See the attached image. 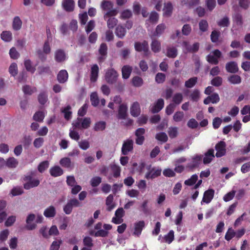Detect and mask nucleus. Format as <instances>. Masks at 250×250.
<instances>
[{
  "label": "nucleus",
  "mask_w": 250,
  "mask_h": 250,
  "mask_svg": "<svg viewBox=\"0 0 250 250\" xmlns=\"http://www.w3.org/2000/svg\"><path fill=\"white\" fill-rule=\"evenodd\" d=\"M90 100L92 105L96 106L99 103V100L96 93H92L90 95Z\"/></svg>",
  "instance_id": "obj_60"
},
{
  "label": "nucleus",
  "mask_w": 250,
  "mask_h": 250,
  "mask_svg": "<svg viewBox=\"0 0 250 250\" xmlns=\"http://www.w3.org/2000/svg\"><path fill=\"white\" fill-rule=\"evenodd\" d=\"M220 36V32L217 30H213L210 35L211 41L213 42H217L218 41L219 37Z\"/></svg>",
  "instance_id": "obj_59"
},
{
  "label": "nucleus",
  "mask_w": 250,
  "mask_h": 250,
  "mask_svg": "<svg viewBox=\"0 0 250 250\" xmlns=\"http://www.w3.org/2000/svg\"><path fill=\"white\" fill-rule=\"evenodd\" d=\"M161 169L156 168H152L146 173L145 177L147 179H154L161 175Z\"/></svg>",
  "instance_id": "obj_15"
},
{
  "label": "nucleus",
  "mask_w": 250,
  "mask_h": 250,
  "mask_svg": "<svg viewBox=\"0 0 250 250\" xmlns=\"http://www.w3.org/2000/svg\"><path fill=\"white\" fill-rule=\"evenodd\" d=\"M9 235V231L7 229L0 231V243H4L7 239Z\"/></svg>",
  "instance_id": "obj_48"
},
{
  "label": "nucleus",
  "mask_w": 250,
  "mask_h": 250,
  "mask_svg": "<svg viewBox=\"0 0 250 250\" xmlns=\"http://www.w3.org/2000/svg\"><path fill=\"white\" fill-rule=\"evenodd\" d=\"M166 75L162 73H158L155 76V81L158 83H162L166 80Z\"/></svg>",
  "instance_id": "obj_57"
},
{
  "label": "nucleus",
  "mask_w": 250,
  "mask_h": 250,
  "mask_svg": "<svg viewBox=\"0 0 250 250\" xmlns=\"http://www.w3.org/2000/svg\"><path fill=\"white\" fill-rule=\"evenodd\" d=\"M38 74L39 75L50 74L51 71L50 68L48 65H42L38 68Z\"/></svg>",
  "instance_id": "obj_34"
},
{
  "label": "nucleus",
  "mask_w": 250,
  "mask_h": 250,
  "mask_svg": "<svg viewBox=\"0 0 250 250\" xmlns=\"http://www.w3.org/2000/svg\"><path fill=\"white\" fill-rule=\"evenodd\" d=\"M102 182V178L99 176H95L93 177L90 181V185L92 187H96L98 186Z\"/></svg>",
  "instance_id": "obj_55"
},
{
  "label": "nucleus",
  "mask_w": 250,
  "mask_h": 250,
  "mask_svg": "<svg viewBox=\"0 0 250 250\" xmlns=\"http://www.w3.org/2000/svg\"><path fill=\"white\" fill-rule=\"evenodd\" d=\"M99 53L100 55V56L98 58L99 62H104L106 59L107 54V46L105 43H102L100 45V48L99 49Z\"/></svg>",
  "instance_id": "obj_8"
},
{
  "label": "nucleus",
  "mask_w": 250,
  "mask_h": 250,
  "mask_svg": "<svg viewBox=\"0 0 250 250\" xmlns=\"http://www.w3.org/2000/svg\"><path fill=\"white\" fill-rule=\"evenodd\" d=\"M173 10V6L171 2H167L165 4L163 9L164 15L167 17L171 16Z\"/></svg>",
  "instance_id": "obj_32"
},
{
  "label": "nucleus",
  "mask_w": 250,
  "mask_h": 250,
  "mask_svg": "<svg viewBox=\"0 0 250 250\" xmlns=\"http://www.w3.org/2000/svg\"><path fill=\"white\" fill-rule=\"evenodd\" d=\"M214 190L210 189L206 190L204 194L202 202L207 204L210 202L214 196Z\"/></svg>",
  "instance_id": "obj_16"
},
{
  "label": "nucleus",
  "mask_w": 250,
  "mask_h": 250,
  "mask_svg": "<svg viewBox=\"0 0 250 250\" xmlns=\"http://www.w3.org/2000/svg\"><path fill=\"white\" fill-rule=\"evenodd\" d=\"M146 132L145 129L144 128H138L135 132V135L136 137L135 143L138 145H142L145 141L144 135Z\"/></svg>",
  "instance_id": "obj_4"
},
{
  "label": "nucleus",
  "mask_w": 250,
  "mask_h": 250,
  "mask_svg": "<svg viewBox=\"0 0 250 250\" xmlns=\"http://www.w3.org/2000/svg\"><path fill=\"white\" fill-rule=\"evenodd\" d=\"M164 105V101L163 99H159L157 102L154 104L151 108V111L153 113H155L159 112L163 107Z\"/></svg>",
  "instance_id": "obj_14"
},
{
  "label": "nucleus",
  "mask_w": 250,
  "mask_h": 250,
  "mask_svg": "<svg viewBox=\"0 0 250 250\" xmlns=\"http://www.w3.org/2000/svg\"><path fill=\"white\" fill-rule=\"evenodd\" d=\"M202 159V156L201 155H196L194 156L192 158L191 162L188 164V167L190 169L197 167L200 164Z\"/></svg>",
  "instance_id": "obj_22"
},
{
  "label": "nucleus",
  "mask_w": 250,
  "mask_h": 250,
  "mask_svg": "<svg viewBox=\"0 0 250 250\" xmlns=\"http://www.w3.org/2000/svg\"><path fill=\"white\" fill-rule=\"evenodd\" d=\"M199 29L202 32H205L208 29V25L207 21L202 20L199 23Z\"/></svg>",
  "instance_id": "obj_52"
},
{
  "label": "nucleus",
  "mask_w": 250,
  "mask_h": 250,
  "mask_svg": "<svg viewBox=\"0 0 250 250\" xmlns=\"http://www.w3.org/2000/svg\"><path fill=\"white\" fill-rule=\"evenodd\" d=\"M132 83L134 86L140 87L143 84L144 82L141 77L139 76H135L133 78Z\"/></svg>",
  "instance_id": "obj_50"
},
{
  "label": "nucleus",
  "mask_w": 250,
  "mask_h": 250,
  "mask_svg": "<svg viewBox=\"0 0 250 250\" xmlns=\"http://www.w3.org/2000/svg\"><path fill=\"white\" fill-rule=\"evenodd\" d=\"M198 78L196 77L191 78L185 82V86L187 88H192L196 84Z\"/></svg>",
  "instance_id": "obj_40"
},
{
  "label": "nucleus",
  "mask_w": 250,
  "mask_h": 250,
  "mask_svg": "<svg viewBox=\"0 0 250 250\" xmlns=\"http://www.w3.org/2000/svg\"><path fill=\"white\" fill-rule=\"evenodd\" d=\"M83 243L85 247L91 249L93 246V240L89 237H85L83 239Z\"/></svg>",
  "instance_id": "obj_58"
},
{
  "label": "nucleus",
  "mask_w": 250,
  "mask_h": 250,
  "mask_svg": "<svg viewBox=\"0 0 250 250\" xmlns=\"http://www.w3.org/2000/svg\"><path fill=\"white\" fill-rule=\"evenodd\" d=\"M22 91L25 94L30 95L37 91V89L35 87H31L28 85H24L22 87Z\"/></svg>",
  "instance_id": "obj_42"
},
{
  "label": "nucleus",
  "mask_w": 250,
  "mask_h": 250,
  "mask_svg": "<svg viewBox=\"0 0 250 250\" xmlns=\"http://www.w3.org/2000/svg\"><path fill=\"white\" fill-rule=\"evenodd\" d=\"M166 26L165 24L161 23L158 25L155 29V31L151 35L153 37H160L165 31Z\"/></svg>",
  "instance_id": "obj_25"
},
{
  "label": "nucleus",
  "mask_w": 250,
  "mask_h": 250,
  "mask_svg": "<svg viewBox=\"0 0 250 250\" xmlns=\"http://www.w3.org/2000/svg\"><path fill=\"white\" fill-rule=\"evenodd\" d=\"M43 215L46 218H53L56 215V210L53 206H50L45 209Z\"/></svg>",
  "instance_id": "obj_18"
},
{
  "label": "nucleus",
  "mask_w": 250,
  "mask_h": 250,
  "mask_svg": "<svg viewBox=\"0 0 250 250\" xmlns=\"http://www.w3.org/2000/svg\"><path fill=\"white\" fill-rule=\"evenodd\" d=\"M126 34L125 28L122 25H119L116 28L115 34L120 39H123Z\"/></svg>",
  "instance_id": "obj_33"
},
{
  "label": "nucleus",
  "mask_w": 250,
  "mask_h": 250,
  "mask_svg": "<svg viewBox=\"0 0 250 250\" xmlns=\"http://www.w3.org/2000/svg\"><path fill=\"white\" fill-rule=\"evenodd\" d=\"M132 67L129 65H124L122 69V77L125 79H128L132 72Z\"/></svg>",
  "instance_id": "obj_31"
},
{
  "label": "nucleus",
  "mask_w": 250,
  "mask_h": 250,
  "mask_svg": "<svg viewBox=\"0 0 250 250\" xmlns=\"http://www.w3.org/2000/svg\"><path fill=\"white\" fill-rule=\"evenodd\" d=\"M234 236H235V232L231 228H229L225 235V239L227 241H229Z\"/></svg>",
  "instance_id": "obj_63"
},
{
  "label": "nucleus",
  "mask_w": 250,
  "mask_h": 250,
  "mask_svg": "<svg viewBox=\"0 0 250 250\" xmlns=\"http://www.w3.org/2000/svg\"><path fill=\"white\" fill-rule=\"evenodd\" d=\"M183 45L186 50L189 52H196L198 51L199 48V43L198 42H195L192 45H190L189 42H183Z\"/></svg>",
  "instance_id": "obj_9"
},
{
  "label": "nucleus",
  "mask_w": 250,
  "mask_h": 250,
  "mask_svg": "<svg viewBox=\"0 0 250 250\" xmlns=\"http://www.w3.org/2000/svg\"><path fill=\"white\" fill-rule=\"evenodd\" d=\"M226 69L229 73H236L239 70L237 63L235 62H230L226 64Z\"/></svg>",
  "instance_id": "obj_10"
},
{
  "label": "nucleus",
  "mask_w": 250,
  "mask_h": 250,
  "mask_svg": "<svg viewBox=\"0 0 250 250\" xmlns=\"http://www.w3.org/2000/svg\"><path fill=\"white\" fill-rule=\"evenodd\" d=\"M118 74L117 71L113 68L108 69L105 74V79L109 84L115 83L118 79Z\"/></svg>",
  "instance_id": "obj_2"
},
{
  "label": "nucleus",
  "mask_w": 250,
  "mask_h": 250,
  "mask_svg": "<svg viewBox=\"0 0 250 250\" xmlns=\"http://www.w3.org/2000/svg\"><path fill=\"white\" fill-rule=\"evenodd\" d=\"M145 226V223L144 221H140L134 224V231L133 234L139 236L142 231L143 229Z\"/></svg>",
  "instance_id": "obj_20"
},
{
  "label": "nucleus",
  "mask_w": 250,
  "mask_h": 250,
  "mask_svg": "<svg viewBox=\"0 0 250 250\" xmlns=\"http://www.w3.org/2000/svg\"><path fill=\"white\" fill-rule=\"evenodd\" d=\"M68 75L66 70H62L57 75V80L61 83H64L68 79Z\"/></svg>",
  "instance_id": "obj_19"
},
{
  "label": "nucleus",
  "mask_w": 250,
  "mask_h": 250,
  "mask_svg": "<svg viewBox=\"0 0 250 250\" xmlns=\"http://www.w3.org/2000/svg\"><path fill=\"white\" fill-rule=\"evenodd\" d=\"M23 192L24 191L22 187L19 186L14 187L10 191V193L13 196L21 195Z\"/></svg>",
  "instance_id": "obj_43"
},
{
  "label": "nucleus",
  "mask_w": 250,
  "mask_h": 250,
  "mask_svg": "<svg viewBox=\"0 0 250 250\" xmlns=\"http://www.w3.org/2000/svg\"><path fill=\"white\" fill-rule=\"evenodd\" d=\"M214 150L213 149H209L205 154L203 158V163L204 164L210 163L214 158Z\"/></svg>",
  "instance_id": "obj_23"
},
{
  "label": "nucleus",
  "mask_w": 250,
  "mask_h": 250,
  "mask_svg": "<svg viewBox=\"0 0 250 250\" xmlns=\"http://www.w3.org/2000/svg\"><path fill=\"white\" fill-rule=\"evenodd\" d=\"M71 107L70 105H68L65 107L62 108L61 109L62 112L64 114V118L68 120L71 118L72 112L71 111Z\"/></svg>",
  "instance_id": "obj_37"
},
{
  "label": "nucleus",
  "mask_w": 250,
  "mask_h": 250,
  "mask_svg": "<svg viewBox=\"0 0 250 250\" xmlns=\"http://www.w3.org/2000/svg\"><path fill=\"white\" fill-rule=\"evenodd\" d=\"M152 42L150 44L151 49L154 53H158L160 51L161 49V45L160 42L155 39L154 37L150 36Z\"/></svg>",
  "instance_id": "obj_11"
},
{
  "label": "nucleus",
  "mask_w": 250,
  "mask_h": 250,
  "mask_svg": "<svg viewBox=\"0 0 250 250\" xmlns=\"http://www.w3.org/2000/svg\"><path fill=\"white\" fill-rule=\"evenodd\" d=\"M105 204L107 206L106 209L108 211H111L115 207V204L113 203V196L112 194L106 197Z\"/></svg>",
  "instance_id": "obj_28"
},
{
  "label": "nucleus",
  "mask_w": 250,
  "mask_h": 250,
  "mask_svg": "<svg viewBox=\"0 0 250 250\" xmlns=\"http://www.w3.org/2000/svg\"><path fill=\"white\" fill-rule=\"evenodd\" d=\"M40 183L39 180L34 179L30 181H28L23 184V188L26 190L38 187Z\"/></svg>",
  "instance_id": "obj_21"
},
{
  "label": "nucleus",
  "mask_w": 250,
  "mask_h": 250,
  "mask_svg": "<svg viewBox=\"0 0 250 250\" xmlns=\"http://www.w3.org/2000/svg\"><path fill=\"white\" fill-rule=\"evenodd\" d=\"M140 108L138 102H134L130 107V114L133 117H137L140 115Z\"/></svg>",
  "instance_id": "obj_26"
},
{
  "label": "nucleus",
  "mask_w": 250,
  "mask_h": 250,
  "mask_svg": "<svg viewBox=\"0 0 250 250\" xmlns=\"http://www.w3.org/2000/svg\"><path fill=\"white\" fill-rule=\"evenodd\" d=\"M155 139L163 143H166L168 140V137L165 132H160L155 135Z\"/></svg>",
  "instance_id": "obj_46"
},
{
  "label": "nucleus",
  "mask_w": 250,
  "mask_h": 250,
  "mask_svg": "<svg viewBox=\"0 0 250 250\" xmlns=\"http://www.w3.org/2000/svg\"><path fill=\"white\" fill-rule=\"evenodd\" d=\"M62 6L66 11L70 12L74 10L75 2L73 0H63Z\"/></svg>",
  "instance_id": "obj_12"
},
{
  "label": "nucleus",
  "mask_w": 250,
  "mask_h": 250,
  "mask_svg": "<svg viewBox=\"0 0 250 250\" xmlns=\"http://www.w3.org/2000/svg\"><path fill=\"white\" fill-rule=\"evenodd\" d=\"M1 38L5 42H9L12 40V35L10 31H5L2 32L1 34Z\"/></svg>",
  "instance_id": "obj_45"
},
{
  "label": "nucleus",
  "mask_w": 250,
  "mask_h": 250,
  "mask_svg": "<svg viewBox=\"0 0 250 250\" xmlns=\"http://www.w3.org/2000/svg\"><path fill=\"white\" fill-rule=\"evenodd\" d=\"M193 60L195 65V71L196 73H198L201 65L200 58L197 55H194L193 56Z\"/></svg>",
  "instance_id": "obj_54"
},
{
  "label": "nucleus",
  "mask_w": 250,
  "mask_h": 250,
  "mask_svg": "<svg viewBox=\"0 0 250 250\" xmlns=\"http://www.w3.org/2000/svg\"><path fill=\"white\" fill-rule=\"evenodd\" d=\"M89 234L91 235H94L95 237H104L108 235V232L104 229H100L94 232L93 230L90 231Z\"/></svg>",
  "instance_id": "obj_35"
},
{
  "label": "nucleus",
  "mask_w": 250,
  "mask_h": 250,
  "mask_svg": "<svg viewBox=\"0 0 250 250\" xmlns=\"http://www.w3.org/2000/svg\"><path fill=\"white\" fill-rule=\"evenodd\" d=\"M6 167L9 168H14L17 167L19 162L14 157H9L5 160Z\"/></svg>",
  "instance_id": "obj_29"
},
{
  "label": "nucleus",
  "mask_w": 250,
  "mask_h": 250,
  "mask_svg": "<svg viewBox=\"0 0 250 250\" xmlns=\"http://www.w3.org/2000/svg\"><path fill=\"white\" fill-rule=\"evenodd\" d=\"M60 164L62 167L70 169H73L74 167V164L68 157H64L61 159L60 161Z\"/></svg>",
  "instance_id": "obj_24"
},
{
  "label": "nucleus",
  "mask_w": 250,
  "mask_h": 250,
  "mask_svg": "<svg viewBox=\"0 0 250 250\" xmlns=\"http://www.w3.org/2000/svg\"><path fill=\"white\" fill-rule=\"evenodd\" d=\"M54 58L57 62H62L67 60V56L64 50L58 49L55 52Z\"/></svg>",
  "instance_id": "obj_5"
},
{
  "label": "nucleus",
  "mask_w": 250,
  "mask_h": 250,
  "mask_svg": "<svg viewBox=\"0 0 250 250\" xmlns=\"http://www.w3.org/2000/svg\"><path fill=\"white\" fill-rule=\"evenodd\" d=\"M22 21L19 17H15L13 21V28L16 31L19 30L21 27Z\"/></svg>",
  "instance_id": "obj_36"
},
{
  "label": "nucleus",
  "mask_w": 250,
  "mask_h": 250,
  "mask_svg": "<svg viewBox=\"0 0 250 250\" xmlns=\"http://www.w3.org/2000/svg\"><path fill=\"white\" fill-rule=\"evenodd\" d=\"M133 141L132 139H128L125 140L123 144L121 149L122 153L124 155H126L129 152L133 150Z\"/></svg>",
  "instance_id": "obj_3"
},
{
  "label": "nucleus",
  "mask_w": 250,
  "mask_h": 250,
  "mask_svg": "<svg viewBox=\"0 0 250 250\" xmlns=\"http://www.w3.org/2000/svg\"><path fill=\"white\" fill-rule=\"evenodd\" d=\"M100 7L103 11L104 20L110 17L116 16L118 13V10L113 8V3L109 0H103L101 2Z\"/></svg>",
  "instance_id": "obj_1"
},
{
  "label": "nucleus",
  "mask_w": 250,
  "mask_h": 250,
  "mask_svg": "<svg viewBox=\"0 0 250 250\" xmlns=\"http://www.w3.org/2000/svg\"><path fill=\"white\" fill-rule=\"evenodd\" d=\"M229 23V18L227 17H224L217 22L218 25L221 27H228Z\"/></svg>",
  "instance_id": "obj_56"
},
{
  "label": "nucleus",
  "mask_w": 250,
  "mask_h": 250,
  "mask_svg": "<svg viewBox=\"0 0 250 250\" xmlns=\"http://www.w3.org/2000/svg\"><path fill=\"white\" fill-rule=\"evenodd\" d=\"M49 172L52 176L56 177L62 175L63 170L61 167L56 166L51 167L49 169Z\"/></svg>",
  "instance_id": "obj_17"
},
{
  "label": "nucleus",
  "mask_w": 250,
  "mask_h": 250,
  "mask_svg": "<svg viewBox=\"0 0 250 250\" xmlns=\"http://www.w3.org/2000/svg\"><path fill=\"white\" fill-rule=\"evenodd\" d=\"M167 132L170 138H174L178 135V128L177 127H170Z\"/></svg>",
  "instance_id": "obj_53"
},
{
  "label": "nucleus",
  "mask_w": 250,
  "mask_h": 250,
  "mask_svg": "<svg viewBox=\"0 0 250 250\" xmlns=\"http://www.w3.org/2000/svg\"><path fill=\"white\" fill-rule=\"evenodd\" d=\"M134 46L135 50L139 52L144 51L146 52L148 50V42L146 41H144L143 42H135Z\"/></svg>",
  "instance_id": "obj_13"
},
{
  "label": "nucleus",
  "mask_w": 250,
  "mask_h": 250,
  "mask_svg": "<svg viewBox=\"0 0 250 250\" xmlns=\"http://www.w3.org/2000/svg\"><path fill=\"white\" fill-rule=\"evenodd\" d=\"M99 70V67L97 64H94L92 66L90 75V80L92 82H95L97 81Z\"/></svg>",
  "instance_id": "obj_27"
},
{
  "label": "nucleus",
  "mask_w": 250,
  "mask_h": 250,
  "mask_svg": "<svg viewBox=\"0 0 250 250\" xmlns=\"http://www.w3.org/2000/svg\"><path fill=\"white\" fill-rule=\"evenodd\" d=\"M62 244L61 240L53 241L50 247L49 250H59Z\"/></svg>",
  "instance_id": "obj_64"
},
{
  "label": "nucleus",
  "mask_w": 250,
  "mask_h": 250,
  "mask_svg": "<svg viewBox=\"0 0 250 250\" xmlns=\"http://www.w3.org/2000/svg\"><path fill=\"white\" fill-rule=\"evenodd\" d=\"M106 126V123L104 121H100L95 124L94 129L95 131H102L104 130Z\"/></svg>",
  "instance_id": "obj_49"
},
{
  "label": "nucleus",
  "mask_w": 250,
  "mask_h": 250,
  "mask_svg": "<svg viewBox=\"0 0 250 250\" xmlns=\"http://www.w3.org/2000/svg\"><path fill=\"white\" fill-rule=\"evenodd\" d=\"M183 96L181 93H175L172 97V102L175 105L179 104L183 101Z\"/></svg>",
  "instance_id": "obj_41"
},
{
  "label": "nucleus",
  "mask_w": 250,
  "mask_h": 250,
  "mask_svg": "<svg viewBox=\"0 0 250 250\" xmlns=\"http://www.w3.org/2000/svg\"><path fill=\"white\" fill-rule=\"evenodd\" d=\"M127 106L126 104H122L119 105L117 118L118 119L125 120L127 117Z\"/></svg>",
  "instance_id": "obj_7"
},
{
  "label": "nucleus",
  "mask_w": 250,
  "mask_h": 250,
  "mask_svg": "<svg viewBox=\"0 0 250 250\" xmlns=\"http://www.w3.org/2000/svg\"><path fill=\"white\" fill-rule=\"evenodd\" d=\"M24 64L27 71L30 72L32 74L35 72L36 69L32 66V62L30 60H25Z\"/></svg>",
  "instance_id": "obj_47"
},
{
  "label": "nucleus",
  "mask_w": 250,
  "mask_h": 250,
  "mask_svg": "<svg viewBox=\"0 0 250 250\" xmlns=\"http://www.w3.org/2000/svg\"><path fill=\"white\" fill-rule=\"evenodd\" d=\"M198 180V176L196 174L193 175L190 178L185 181V184L187 186H192Z\"/></svg>",
  "instance_id": "obj_61"
},
{
  "label": "nucleus",
  "mask_w": 250,
  "mask_h": 250,
  "mask_svg": "<svg viewBox=\"0 0 250 250\" xmlns=\"http://www.w3.org/2000/svg\"><path fill=\"white\" fill-rule=\"evenodd\" d=\"M226 144L223 141H220L215 146V149L217 151L215 156L219 158L225 155L226 153Z\"/></svg>",
  "instance_id": "obj_6"
},
{
  "label": "nucleus",
  "mask_w": 250,
  "mask_h": 250,
  "mask_svg": "<svg viewBox=\"0 0 250 250\" xmlns=\"http://www.w3.org/2000/svg\"><path fill=\"white\" fill-rule=\"evenodd\" d=\"M9 72L13 76H15L18 74L17 65L16 63H12L10 65Z\"/></svg>",
  "instance_id": "obj_62"
},
{
  "label": "nucleus",
  "mask_w": 250,
  "mask_h": 250,
  "mask_svg": "<svg viewBox=\"0 0 250 250\" xmlns=\"http://www.w3.org/2000/svg\"><path fill=\"white\" fill-rule=\"evenodd\" d=\"M38 101L41 104H44L48 100V96L46 92H41L38 96Z\"/></svg>",
  "instance_id": "obj_44"
},
{
  "label": "nucleus",
  "mask_w": 250,
  "mask_h": 250,
  "mask_svg": "<svg viewBox=\"0 0 250 250\" xmlns=\"http://www.w3.org/2000/svg\"><path fill=\"white\" fill-rule=\"evenodd\" d=\"M229 83L233 84H239L241 83V78L237 75H232L228 78Z\"/></svg>",
  "instance_id": "obj_39"
},
{
  "label": "nucleus",
  "mask_w": 250,
  "mask_h": 250,
  "mask_svg": "<svg viewBox=\"0 0 250 250\" xmlns=\"http://www.w3.org/2000/svg\"><path fill=\"white\" fill-rule=\"evenodd\" d=\"M49 163L48 161H44L41 162L38 167V169L41 173L44 172L48 167Z\"/></svg>",
  "instance_id": "obj_51"
},
{
  "label": "nucleus",
  "mask_w": 250,
  "mask_h": 250,
  "mask_svg": "<svg viewBox=\"0 0 250 250\" xmlns=\"http://www.w3.org/2000/svg\"><path fill=\"white\" fill-rule=\"evenodd\" d=\"M106 21H107V25L109 29H113L118 23V20L113 17L108 18Z\"/></svg>",
  "instance_id": "obj_38"
},
{
  "label": "nucleus",
  "mask_w": 250,
  "mask_h": 250,
  "mask_svg": "<svg viewBox=\"0 0 250 250\" xmlns=\"http://www.w3.org/2000/svg\"><path fill=\"white\" fill-rule=\"evenodd\" d=\"M178 55L177 49L174 46L167 47L166 55L170 58H175Z\"/></svg>",
  "instance_id": "obj_30"
}]
</instances>
